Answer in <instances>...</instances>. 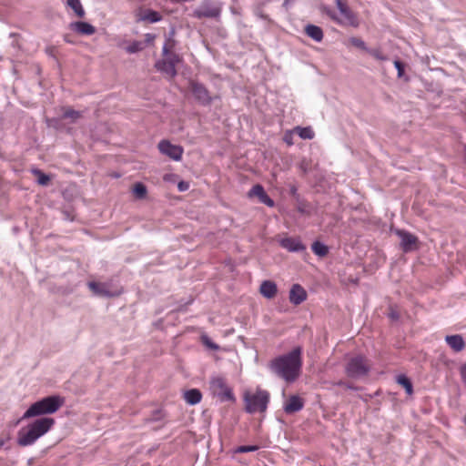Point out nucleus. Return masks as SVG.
I'll list each match as a JSON object with an SVG mask.
<instances>
[{"label":"nucleus","mask_w":466,"mask_h":466,"mask_svg":"<svg viewBox=\"0 0 466 466\" xmlns=\"http://www.w3.org/2000/svg\"><path fill=\"white\" fill-rule=\"evenodd\" d=\"M302 349L296 347L287 354L279 356L269 363L270 370L287 382L295 381L302 368Z\"/></svg>","instance_id":"1"},{"label":"nucleus","mask_w":466,"mask_h":466,"mask_svg":"<svg viewBox=\"0 0 466 466\" xmlns=\"http://www.w3.org/2000/svg\"><path fill=\"white\" fill-rule=\"evenodd\" d=\"M54 423L55 420L52 418H41L23 427L18 431L17 443L23 447L34 444L51 429Z\"/></svg>","instance_id":"2"},{"label":"nucleus","mask_w":466,"mask_h":466,"mask_svg":"<svg viewBox=\"0 0 466 466\" xmlns=\"http://www.w3.org/2000/svg\"><path fill=\"white\" fill-rule=\"evenodd\" d=\"M65 403L64 398L58 395H52L33 403L24 413L22 419L52 414L57 411Z\"/></svg>","instance_id":"3"},{"label":"nucleus","mask_w":466,"mask_h":466,"mask_svg":"<svg viewBox=\"0 0 466 466\" xmlns=\"http://www.w3.org/2000/svg\"><path fill=\"white\" fill-rule=\"evenodd\" d=\"M335 3L339 12V15H338L329 6H324L323 12L326 13L333 21H335L337 24L340 25L357 26V18L354 13L351 11V9L349 7V5L346 3L342 2L341 0H335Z\"/></svg>","instance_id":"4"},{"label":"nucleus","mask_w":466,"mask_h":466,"mask_svg":"<svg viewBox=\"0 0 466 466\" xmlns=\"http://www.w3.org/2000/svg\"><path fill=\"white\" fill-rule=\"evenodd\" d=\"M244 400L247 412H264L268 408L269 393L267 390L258 389L255 393H246Z\"/></svg>","instance_id":"5"},{"label":"nucleus","mask_w":466,"mask_h":466,"mask_svg":"<svg viewBox=\"0 0 466 466\" xmlns=\"http://www.w3.org/2000/svg\"><path fill=\"white\" fill-rule=\"evenodd\" d=\"M370 364L366 358L363 356H355L349 360L345 372L348 377L352 379H359L368 374L370 371Z\"/></svg>","instance_id":"6"},{"label":"nucleus","mask_w":466,"mask_h":466,"mask_svg":"<svg viewBox=\"0 0 466 466\" xmlns=\"http://www.w3.org/2000/svg\"><path fill=\"white\" fill-rule=\"evenodd\" d=\"M209 390L214 397L220 401L233 400L234 395L228 386L226 380L221 376H215L210 379Z\"/></svg>","instance_id":"7"},{"label":"nucleus","mask_w":466,"mask_h":466,"mask_svg":"<svg viewBox=\"0 0 466 466\" xmlns=\"http://www.w3.org/2000/svg\"><path fill=\"white\" fill-rule=\"evenodd\" d=\"M221 7L216 2L204 0L193 12L197 18H216L219 16Z\"/></svg>","instance_id":"8"},{"label":"nucleus","mask_w":466,"mask_h":466,"mask_svg":"<svg viewBox=\"0 0 466 466\" xmlns=\"http://www.w3.org/2000/svg\"><path fill=\"white\" fill-rule=\"evenodd\" d=\"M87 286L98 297L111 298L119 295V291L113 289L111 284L107 282L90 281Z\"/></svg>","instance_id":"9"},{"label":"nucleus","mask_w":466,"mask_h":466,"mask_svg":"<svg viewBox=\"0 0 466 466\" xmlns=\"http://www.w3.org/2000/svg\"><path fill=\"white\" fill-rule=\"evenodd\" d=\"M159 151L171 159L178 161L182 157L183 148L180 146L173 145L169 141L162 140L158 144Z\"/></svg>","instance_id":"10"},{"label":"nucleus","mask_w":466,"mask_h":466,"mask_svg":"<svg viewBox=\"0 0 466 466\" xmlns=\"http://www.w3.org/2000/svg\"><path fill=\"white\" fill-rule=\"evenodd\" d=\"M395 232L400 238V246L405 252H409L416 248V244L418 242L416 236L402 229H397Z\"/></svg>","instance_id":"11"},{"label":"nucleus","mask_w":466,"mask_h":466,"mask_svg":"<svg viewBox=\"0 0 466 466\" xmlns=\"http://www.w3.org/2000/svg\"><path fill=\"white\" fill-rule=\"evenodd\" d=\"M190 86L195 98L199 103L202 105H208L211 102V96L203 85L197 82H191Z\"/></svg>","instance_id":"12"},{"label":"nucleus","mask_w":466,"mask_h":466,"mask_svg":"<svg viewBox=\"0 0 466 466\" xmlns=\"http://www.w3.org/2000/svg\"><path fill=\"white\" fill-rule=\"evenodd\" d=\"M304 400L298 395H291L284 403L283 410L287 414H293L301 410Z\"/></svg>","instance_id":"13"},{"label":"nucleus","mask_w":466,"mask_h":466,"mask_svg":"<svg viewBox=\"0 0 466 466\" xmlns=\"http://www.w3.org/2000/svg\"><path fill=\"white\" fill-rule=\"evenodd\" d=\"M249 197H258L259 202L265 204L268 207H274L275 203L273 199L269 198V196L266 193L264 187L258 184L252 187V188L248 192Z\"/></svg>","instance_id":"14"},{"label":"nucleus","mask_w":466,"mask_h":466,"mask_svg":"<svg viewBox=\"0 0 466 466\" xmlns=\"http://www.w3.org/2000/svg\"><path fill=\"white\" fill-rule=\"evenodd\" d=\"M174 40L171 37L167 38L163 46L162 54L165 56V59H167L176 67L177 65L180 62V58L179 56L176 53L170 52V49L174 47Z\"/></svg>","instance_id":"15"},{"label":"nucleus","mask_w":466,"mask_h":466,"mask_svg":"<svg viewBox=\"0 0 466 466\" xmlns=\"http://www.w3.org/2000/svg\"><path fill=\"white\" fill-rule=\"evenodd\" d=\"M307 299L306 290L299 284H294L289 291V300L294 305L301 304Z\"/></svg>","instance_id":"16"},{"label":"nucleus","mask_w":466,"mask_h":466,"mask_svg":"<svg viewBox=\"0 0 466 466\" xmlns=\"http://www.w3.org/2000/svg\"><path fill=\"white\" fill-rule=\"evenodd\" d=\"M70 28L82 35H91L96 32V27L94 25L83 21L71 23Z\"/></svg>","instance_id":"17"},{"label":"nucleus","mask_w":466,"mask_h":466,"mask_svg":"<svg viewBox=\"0 0 466 466\" xmlns=\"http://www.w3.org/2000/svg\"><path fill=\"white\" fill-rule=\"evenodd\" d=\"M282 248L291 252L302 251L305 249V246L298 238H285L280 240Z\"/></svg>","instance_id":"18"},{"label":"nucleus","mask_w":466,"mask_h":466,"mask_svg":"<svg viewBox=\"0 0 466 466\" xmlns=\"http://www.w3.org/2000/svg\"><path fill=\"white\" fill-rule=\"evenodd\" d=\"M155 66L157 71L166 74L170 78H173L177 76V69L174 65H171V63L165 58L158 60Z\"/></svg>","instance_id":"19"},{"label":"nucleus","mask_w":466,"mask_h":466,"mask_svg":"<svg viewBox=\"0 0 466 466\" xmlns=\"http://www.w3.org/2000/svg\"><path fill=\"white\" fill-rule=\"evenodd\" d=\"M261 295L267 299H273L278 291L277 285L271 280H264L259 288Z\"/></svg>","instance_id":"20"},{"label":"nucleus","mask_w":466,"mask_h":466,"mask_svg":"<svg viewBox=\"0 0 466 466\" xmlns=\"http://www.w3.org/2000/svg\"><path fill=\"white\" fill-rule=\"evenodd\" d=\"M304 32L309 37L313 39L315 42L319 43L323 39V31L318 25L309 24L305 26Z\"/></svg>","instance_id":"21"},{"label":"nucleus","mask_w":466,"mask_h":466,"mask_svg":"<svg viewBox=\"0 0 466 466\" xmlns=\"http://www.w3.org/2000/svg\"><path fill=\"white\" fill-rule=\"evenodd\" d=\"M445 340L447 344L456 352L461 351L465 343L461 335H449L446 336Z\"/></svg>","instance_id":"22"},{"label":"nucleus","mask_w":466,"mask_h":466,"mask_svg":"<svg viewBox=\"0 0 466 466\" xmlns=\"http://www.w3.org/2000/svg\"><path fill=\"white\" fill-rule=\"evenodd\" d=\"M184 399L187 403L196 405L201 401L202 394L198 389H191L184 393Z\"/></svg>","instance_id":"23"},{"label":"nucleus","mask_w":466,"mask_h":466,"mask_svg":"<svg viewBox=\"0 0 466 466\" xmlns=\"http://www.w3.org/2000/svg\"><path fill=\"white\" fill-rule=\"evenodd\" d=\"M66 5L72 9L77 17L83 18L85 16L86 12L80 0H66Z\"/></svg>","instance_id":"24"},{"label":"nucleus","mask_w":466,"mask_h":466,"mask_svg":"<svg viewBox=\"0 0 466 466\" xmlns=\"http://www.w3.org/2000/svg\"><path fill=\"white\" fill-rule=\"evenodd\" d=\"M162 19V15L154 10L147 9L145 10L144 13L140 16V20L147 21L149 23H157Z\"/></svg>","instance_id":"25"},{"label":"nucleus","mask_w":466,"mask_h":466,"mask_svg":"<svg viewBox=\"0 0 466 466\" xmlns=\"http://www.w3.org/2000/svg\"><path fill=\"white\" fill-rule=\"evenodd\" d=\"M311 249L317 256L319 257H325L329 252L328 247L320 241L313 242Z\"/></svg>","instance_id":"26"},{"label":"nucleus","mask_w":466,"mask_h":466,"mask_svg":"<svg viewBox=\"0 0 466 466\" xmlns=\"http://www.w3.org/2000/svg\"><path fill=\"white\" fill-rule=\"evenodd\" d=\"M294 131L302 139H312L314 137V132L311 127H295Z\"/></svg>","instance_id":"27"},{"label":"nucleus","mask_w":466,"mask_h":466,"mask_svg":"<svg viewBox=\"0 0 466 466\" xmlns=\"http://www.w3.org/2000/svg\"><path fill=\"white\" fill-rule=\"evenodd\" d=\"M397 382L405 389L407 394H409V395L412 394V392H413L412 384H411L410 380H409V378H407L405 375H399L397 377Z\"/></svg>","instance_id":"28"},{"label":"nucleus","mask_w":466,"mask_h":466,"mask_svg":"<svg viewBox=\"0 0 466 466\" xmlns=\"http://www.w3.org/2000/svg\"><path fill=\"white\" fill-rule=\"evenodd\" d=\"M32 173L37 177V183L41 186H46L50 181V177L39 169H33Z\"/></svg>","instance_id":"29"},{"label":"nucleus","mask_w":466,"mask_h":466,"mask_svg":"<svg viewBox=\"0 0 466 466\" xmlns=\"http://www.w3.org/2000/svg\"><path fill=\"white\" fill-rule=\"evenodd\" d=\"M145 48V44L141 41H134L126 47V51L129 54L137 53Z\"/></svg>","instance_id":"30"},{"label":"nucleus","mask_w":466,"mask_h":466,"mask_svg":"<svg viewBox=\"0 0 466 466\" xmlns=\"http://www.w3.org/2000/svg\"><path fill=\"white\" fill-rule=\"evenodd\" d=\"M133 191L136 197L138 198H143L147 194V188L142 183H137Z\"/></svg>","instance_id":"31"},{"label":"nucleus","mask_w":466,"mask_h":466,"mask_svg":"<svg viewBox=\"0 0 466 466\" xmlns=\"http://www.w3.org/2000/svg\"><path fill=\"white\" fill-rule=\"evenodd\" d=\"M368 53L370 56H372L374 58L380 60V61H386L389 59L388 56L383 55L380 49H369Z\"/></svg>","instance_id":"32"},{"label":"nucleus","mask_w":466,"mask_h":466,"mask_svg":"<svg viewBox=\"0 0 466 466\" xmlns=\"http://www.w3.org/2000/svg\"><path fill=\"white\" fill-rule=\"evenodd\" d=\"M258 449V447L256 445H242V446H238L236 449V452L237 453H246V452L256 451Z\"/></svg>","instance_id":"33"},{"label":"nucleus","mask_w":466,"mask_h":466,"mask_svg":"<svg viewBox=\"0 0 466 466\" xmlns=\"http://www.w3.org/2000/svg\"><path fill=\"white\" fill-rule=\"evenodd\" d=\"M350 42L351 43L352 46H356L358 48L366 50L367 52L369 50V48L366 46L365 42L363 40H361L360 38L351 37L350 39Z\"/></svg>","instance_id":"34"},{"label":"nucleus","mask_w":466,"mask_h":466,"mask_svg":"<svg viewBox=\"0 0 466 466\" xmlns=\"http://www.w3.org/2000/svg\"><path fill=\"white\" fill-rule=\"evenodd\" d=\"M202 342L208 349H211L214 350H217L218 349V346L216 343H214L208 336L202 337Z\"/></svg>","instance_id":"35"},{"label":"nucleus","mask_w":466,"mask_h":466,"mask_svg":"<svg viewBox=\"0 0 466 466\" xmlns=\"http://www.w3.org/2000/svg\"><path fill=\"white\" fill-rule=\"evenodd\" d=\"M80 116V112L76 111L74 109H67L64 113L65 118H72L73 120L78 118Z\"/></svg>","instance_id":"36"},{"label":"nucleus","mask_w":466,"mask_h":466,"mask_svg":"<svg viewBox=\"0 0 466 466\" xmlns=\"http://www.w3.org/2000/svg\"><path fill=\"white\" fill-rule=\"evenodd\" d=\"M394 66L398 71V77H401L404 74V65L400 61L395 60Z\"/></svg>","instance_id":"37"},{"label":"nucleus","mask_w":466,"mask_h":466,"mask_svg":"<svg viewBox=\"0 0 466 466\" xmlns=\"http://www.w3.org/2000/svg\"><path fill=\"white\" fill-rule=\"evenodd\" d=\"M460 374H461V380L462 382L464 383V385L466 386V363L463 364L461 369H460Z\"/></svg>","instance_id":"38"},{"label":"nucleus","mask_w":466,"mask_h":466,"mask_svg":"<svg viewBox=\"0 0 466 466\" xmlns=\"http://www.w3.org/2000/svg\"><path fill=\"white\" fill-rule=\"evenodd\" d=\"M284 141L289 145V146H291L293 145V140H292V133L291 132H287L285 135H284Z\"/></svg>","instance_id":"39"},{"label":"nucleus","mask_w":466,"mask_h":466,"mask_svg":"<svg viewBox=\"0 0 466 466\" xmlns=\"http://www.w3.org/2000/svg\"><path fill=\"white\" fill-rule=\"evenodd\" d=\"M156 38V35L153 34H146L145 35V42L148 45L152 44Z\"/></svg>","instance_id":"40"},{"label":"nucleus","mask_w":466,"mask_h":466,"mask_svg":"<svg viewBox=\"0 0 466 466\" xmlns=\"http://www.w3.org/2000/svg\"><path fill=\"white\" fill-rule=\"evenodd\" d=\"M177 188L180 192L186 191L188 188V184L187 182L181 181L178 183Z\"/></svg>","instance_id":"41"},{"label":"nucleus","mask_w":466,"mask_h":466,"mask_svg":"<svg viewBox=\"0 0 466 466\" xmlns=\"http://www.w3.org/2000/svg\"><path fill=\"white\" fill-rule=\"evenodd\" d=\"M296 0H285L283 3V6L285 8H289L291 4H293Z\"/></svg>","instance_id":"42"},{"label":"nucleus","mask_w":466,"mask_h":466,"mask_svg":"<svg viewBox=\"0 0 466 466\" xmlns=\"http://www.w3.org/2000/svg\"><path fill=\"white\" fill-rule=\"evenodd\" d=\"M390 317L393 319H398V314L394 311L390 312Z\"/></svg>","instance_id":"43"},{"label":"nucleus","mask_w":466,"mask_h":466,"mask_svg":"<svg viewBox=\"0 0 466 466\" xmlns=\"http://www.w3.org/2000/svg\"><path fill=\"white\" fill-rule=\"evenodd\" d=\"M337 385L339 386H344L346 385V382L342 381V380H339V382L336 383Z\"/></svg>","instance_id":"44"},{"label":"nucleus","mask_w":466,"mask_h":466,"mask_svg":"<svg viewBox=\"0 0 466 466\" xmlns=\"http://www.w3.org/2000/svg\"><path fill=\"white\" fill-rule=\"evenodd\" d=\"M345 387L348 388V389H350V390H354L355 389L353 386H351V385H350L348 383H346Z\"/></svg>","instance_id":"45"},{"label":"nucleus","mask_w":466,"mask_h":466,"mask_svg":"<svg viewBox=\"0 0 466 466\" xmlns=\"http://www.w3.org/2000/svg\"><path fill=\"white\" fill-rule=\"evenodd\" d=\"M52 50H53L52 47L48 49L49 54H52Z\"/></svg>","instance_id":"46"},{"label":"nucleus","mask_w":466,"mask_h":466,"mask_svg":"<svg viewBox=\"0 0 466 466\" xmlns=\"http://www.w3.org/2000/svg\"><path fill=\"white\" fill-rule=\"evenodd\" d=\"M3 444H4V441L0 440V446H2Z\"/></svg>","instance_id":"47"}]
</instances>
